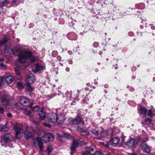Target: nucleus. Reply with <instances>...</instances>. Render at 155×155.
<instances>
[{
	"instance_id": "obj_1",
	"label": "nucleus",
	"mask_w": 155,
	"mask_h": 155,
	"mask_svg": "<svg viewBox=\"0 0 155 155\" xmlns=\"http://www.w3.org/2000/svg\"><path fill=\"white\" fill-rule=\"evenodd\" d=\"M12 51L14 54L19 55L18 60L21 63L25 62L27 59H29L31 62L36 60V58L32 56V52L30 51H21L20 49L17 48H14Z\"/></svg>"
},
{
	"instance_id": "obj_2",
	"label": "nucleus",
	"mask_w": 155,
	"mask_h": 155,
	"mask_svg": "<svg viewBox=\"0 0 155 155\" xmlns=\"http://www.w3.org/2000/svg\"><path fill=\"white\" fill-rule=\"evenodd\" d=\"M57 119L58 124H62L64 123L65 124L68 125L70 123V120L65 118L64 115L62 114H57Z\"/></svg>"
},
{
	"instance_id": "obj_3",
	"label": "nucleus",
	"mask_w": 155,
	"mask_h": 155,
	"mask_svg": "<svg viewBox=\"0 0 155 155\" xmlns=\"http://www.w3.org/2000/svg\"><path fill=\"white\" fill-rule=\"evenodd\" d=\"M12 139V135L10 134H5L2 137L1 143L2 146L3 145V143H7L11 141Z\"/></svg>"
},
{
	"instance_id": "obj_4",
	"label": "nucleus",
	"mask_w": 155,
	"mask_h": 155,
	"mask_svg": "<svg viewBox=\"0 0 155 155\" xmlns=\"http://www.w3.org/2000/svg\"><path fill=\"white\" fill-rule=\"evenodd\" d=\"M21 0H0V5L8 4L9 2L14 6H16L19 4Z\"/></svg>"
},
{
	"instance_id": "obj_5",
	"label": "nucleus",
	"mask_w": 155,
	"mask_h": 155,
	"mask_svg": "<svg viewBox=\"0 0 155 155\" xmlns=\"http://www.w3.org/2000/svg\"><path fill=\"white\" fill-rule=\"evenodd\" d=\"M9 96L6 93H4L3 96H2L0 99L1 103L4 106H6L9 104Z\"/></svg>"
},
{
	"instance_id": "obj_6",
	"label": "nucleus",
	"mask_w": 155,
	"mask_h": 155,
	"mask_svg": "<svg viewBox=\"0 0 155 155\" xmlns=\"http://www.w3.org/2000/svg\"><path fill=\"white\" fill-rule=\"evenodd\" d=\"M16 137L18 138H20L22 136L24 132L23 128L21 126H16L14 127Z\"/></svg>"
},
{
	"instance_id": "obj_7",
	"label": "nucleus",
	"mask_w": 155,
	"mask_h": 155,
	"mask_svg": "<svg viewBox=\"0 0 155 155\" xmlns=\"http://www.w3.org/2000/svg\"><path fill=\"white\" fill-rule=\"evenodd\" d=\"M138 141L134 138H130L126 142L125 144L129 147H132L137 145Z\"/></svg>"
},
{
	"instance_id": "obj_8",
	"label": "nucleus",
	"mask_w": 155,
	"mask_h": 155,
	"mask_svg": "<svg viewBox=\"0 0 155 155\" xmlns=\"http://www.w3.org/2000/svg\"><path fill=\"white\" fill-rule=\"evenodd\" d=\"M57 116L55 113H49L48 114V120L51 123H55L57 122Z\"/></svg>"
},
{
	"instance_id": "obj_9",
	"label": "nucleus",
	"mask_w": 155,
	"mask_h": 155,
	"mask_svg": "<svg viewBox=\"0 0 155 155\" xmlns=\"http://www.w3.org/2000/svg\"><path fill=\"white\" fill-rule=\"evenodd\" d=\"M28 128L29 127L27 126L26 127V130L24 132V137L27 140L30 139L34 137L33 133L29 132L27 130Z\"/></svg>"
},
{
	"instance_id": "obj_10",
	"label": "nucleus",
	"mask_w": 155,
	"mask_h": 155,
	"mask_svg": "<svg viewBox=\"0 0 155 155\" xmlns=\"http://www.w3.org/2000/svg\"><path fill=\"white\" fill-rule=\"evenodd\" d=\"M44 137H48V140L49 142L54 140V137L51 134L49 133L45 134L41 137H40L42 139L43 143H46V140H44Z\"/></svg>"
},
{
	"instance_id": "obj_11",
	"label": "nucleus",
	"mask_w": 155,
	"mask_h": 155,
	"mask_svg": "<svg viewBox=\"0 0 155 155\" xmlns=\"http://www.w3.org/2000/svg\"><path fill=\"white\" fill-rule=\"evenodd\" d=\"M35 140L38 143L40 150L41 152L43 151L44 149L43 143H43L42 139L40 137H37L35 138Z\"/></svg>"
},
{
	"instance_id": "obj_12",
	"label": "nucleus",
	"mask_w": 155,
	"mask_h": 155,
	"mask_svg": "<svg viewBox=\"0 0 155 155\" xmlns=\"http://www.w3.org/2000/svg\"><path fill=\"white\" fill-rule=\"evenodd\" d=\"M35 80V78L34 75L32 74H30L28 75L26 81L28 84H30L33 83Z\"/></svg>"
},
{
	"instance_id": "obj_13",
	"label": "nucleus",
	"mask_w": 155,
	"mask_h": 155,
	"mask_svg": "<svg viewBox=\"0 0 155 155\" xmlns=\"http://www.w3.org/2000/svg\"><path fill=\"white\" fill-rule=\"evenodd\" d=\"M20 101L21 104L24 106H28L29 102V99L25 97H21Z\"/></svg>"
},
{
	"instance_id": "obj_14",
	"label": "nucleus",
	"mask_w": 155,
	"mask_h": 155,
	"mask_svg": "<svg viewBox=\"0 0 155 155\" xmlns=\"http://www.w3.org/2000/svg\"><path fill=\"white\" fill-rule=\"evenodd\" d=\"M72 123L74 124H78L80 123L82 125H84V122L82 120L81 118L79 117H77L76 118L72 120Z\"/></svg>"
},
{
	"instance_id": "obj_15",
	"label": "nucleus",
	"mask_w": 155,
	"mask_h": 155,
	"mask_svg": "<svg viewBox=\"0 0 155 155\" xmlns=\"http://www.w3.org/2000/svg\"><path fill=\"white\" fill-rule=\"evenodd\" d=\"M38 114L41 120H43L45 118L46 115L44 111L43 108H41V110L38 113Z\"/></svg>"
},
{
	"instance_id": "obj_16",
	"label": "nucleus",
	"mask_w": 155,
	"mask_h": 155,
	"mask_svg": "<svg viewBox=\"0 0 155 155\" xmlns=\"http://www.w3.org/2000/svg\"><path fill=\"white\" fill-rule=\"evenodd\" d=\"M147 109L144 107H141L139 109L138 112L141 114L143 115L144 117H145L147 114Z\"/></svg>"
},
{
	"instance_id": "obj_17",
	"label": "nucleus",
	"mask_w": 155,
	"mask_h": 155,
	"mask_svg": "<svg viewBox=\"0 0 155 155\" xmlns=\"http://www.w3.org/2000/svg\"><path fill=\"white\" fill-rule=\"evenodd\" d=\"M142 149L145 152L147 153H149L150 150V147L147 145L145 144L143 145H141Z\"/></svg>"
},
{
	"instance_id": "obj_18",
	"label": "nucleus",
	"mask_w": 155,
	"mask_h": 155,
	"mask_svg": "<svg viewBox=\"0 0 155 155\" xmlns=\"http://www.w3.org/2000/svg\"><path fill=\"white\" fill-rule=\"evenodd\" d=\"M78 141L77 140H74L71 147V149L73 151L74 150H75L76 148L78 147Z\"/></svg>"
},
{
	"instance_id": "obj_19",
	"label": "nucleus",
	"mask_w": 155,
	"mask_h": 155,
	"mask_svg": "<svg viewBox=\"0 0 155 155\" xmlns=\"http://www.w3.org/2000/svg\"><path fill=\"white\" fill-rule=\"evenodd\" d=\"M5 82L8 84H11L13 81L14 78L11 76H8L5 78Z\"/></svg>"
},
{
	"instance_id": "obj_20",
	"label": "nucleus",
	"mask_w": 155,
	"mask_h": 155,
	"mask_svg": "<svg viewBox=\"0 0 155 155\" xmlns=\"http://www.w3.org/2000/svg\"><path fill=\"white\" fill-rule=\"evenodd\" d=\"M86 151L83 153V155H91V152L93 151V149L91 147H87Z\"/></svg>"
},
{
	"instance_id": "obj_21",
	"label": "nucleus",
	"mask_w": 155,
	"mask_h": 155,
	"mask_svg": "<svg viewBox=\"0 0 155 155\" xmlns=\"http://www.w3.org/2000/svg\"><path fill=\"white\" fill-rule=\"evenodd\" d=\"M120 141V139L117 137L114 138L111 140V143H112L115 145L117 144Z\"/></svg>"
},
{
	"instance_id": "obj_22",
	"label": "nucleus",
	"mask_w": 155,
	"mask_h": 155,
	"mask_svg": "<svg viewBox=\"0 0 155 155\" xmlns=\"http://www.w3.org/2000/svg\"><path fill=\"white\" fill-rule=\"evenodd\" d=\"M141 123L143 125L146 124L147 125H150L151 124V120L149 118H147L145 119L144 121H142Z\"/></svg>"
},
{
	"instance_id": "obj_23",
	"label": "nucleus",
	"mask_w": 155,
	"mask_h": 155,
	"mask_svg": "<svg viewBox=\"0 0 155 155\" xmlns=\"http://www.w3.org/2000/svg\"><path fill=\"white\" fill-rule=\"evenodd\" d=\"M9 128L5 125H0V130L6 131L9 130Z\"/></svg>"
},
{
	"instance_id": "obj_24",
	"label": "nucleus",
	"mask_w": 155,
	"mask_h": 155,
	"mask_svg": "<svg viewBox=\"0 0 155 155\" xmlns=\"http://www.w3.org/2000/svg\"><path fill=\"white\" fill-rule=\"evenodd\" d=\"M4 59L3 58H0V66L3 69H5L6 68V66L4 64L2 63Z\"/></svg>"
},
{
	"instance_id": "obj_25",
	"label": "nucleus",
	"mask_w": 155,
	"mask_h": 155,
	"mask_svg": "<svg viewBox=\"0 0 155 155\" xmlns=\"http://www.w3.org/2000/svg\"><path fill=\"white\" fill-rule=\"evenodd\" d=\"M42 67L40 65L36 64L35 65V70L36 71H38L42 70Z\"/></svg>"
},
{
	"instance_id": "obj_26",
	"label": "nucleus",
	"mask_w": 155,
	"mask_h": 155,
	"mask_svg": "<svg viewBox=\"0 0 155 155\" xmlns=\"http://www.w3.org/2000/svg\"><path fill=\"white\" fill-rule=\"evenodd\" d=\"M24 114L26 115H28L29 117H31L33 116V114L28 110H25L24 111Z\"/></svg>"
},
{
	"instance_id": "obj_27",
	"label": "nucleus",
	"mask_w": 155,
	"mask_h": 155,
	"mask_svg": "<svg viewBox=\"0 0 155 155\" xmlns=\"http://www.w3.org/2000/svg\"><path fill=\"white\" fill-rule=\"evenodd\" d=\"M34 88L32 86L28 85V88L26 89L25 90L26 91H28L31 93L34 90Z\"/></svg>"
},
{
	"instance_id": "obj_28",
	"label": "nucleus",
	"mask_w": 155,
	"mask_h": 155,
	"mask_svg": "<svg viewBox=\"0 0 155 155\" xmlns=\"http://www.w3.org/2000/svg\"><path fill=\"white\" fill-rule=\"evenodd\" d=\"M18 87L20 90H21L24 88L22 83L21 82H18L17 83Z\"/></svg>"
},
{
	"instance_id": "obj_29",
	"label": "nucleus",
	"mask_w": 155,
	"mask_h": 155,
	"mask_svg": "<svg viewBox=\"0 0 155 155\" xmlns=\"http://www.w3.org/2000/svg\"><path fill=\"white\" fill-rule=\"evenodd\" d=\"M40 107L38 105L32 108L33 111L35 112H37L40 109Z\"/></svg>"
},
{
	"instance_id": "obj_30",
	"label": "nucleus",
	"mask_w": 155,
	"mask_h": 155,
	"mask_svg": "<svg viewBox=\"0 0 155 155\" xmlns=\"http://www.w3.org/2000/svg\"><path fill=\"white\" fill-rule=\"evenodd\" d=\"M153 114L152 110L150 109L148 110L147 115L148 116L151 117Z\"/></svg>"
},
{
	"instance_id": "obj_31",
	"label": "nucleus",
	"mask_w": 155,
	"mask_h": 155,
	"mask_svg": "<svg viewBox=\"0 0 155 155\" xmlns=\"http://www.w3.org/2000/svg\"><path fill=\"white\" fill-rule=\"evenodd\" d=\"M91 132L93 134H94L96 135H98V134H99L98 131H97L93 129H92L91 130Z\"/></svg>"
},
{
	"instance_id": "obj_32",
	"label": "nucleus",
	"mask_w": 155,
	"mask_h": 155,
	"mask_svg": "<svg viewBox=\"0 0 155 155\" xmlns=\"http://www.w3.org/2000/svg\"><path fill=\"white\" fill-rule=\"evenodd\" d=\"M5 79V77H2L0 79V86H2L3 85L4 83V80Z\"/></svg>"
},
{
	"instance_id": "obj_33",
	"label": "nucleus",
	"mask_w": 155,
	"mask_h": 155,
	"mask_svg": "<svg viewBox=\"0 0 155 155\" xmlns=\"http://www.w3.org/2000/svg\"><path fill=\"white\" fill-rule=\"evenodd\" d=\"M63 136L65 138L67 139L71 137L70 135L69 134L66 133H64Z\"/></svg>"
},
{
	"instance_id": "obj_34",
	"label": "nucleus",
	"mask_w": 155,
	"mask_h": 155,
	"mask_svg": "<svg viewBox=\"0 0 155 155\" xmlns=\"http://www.w3.org/2000/svg\"><path fill=\"white\" fill-rule=\"evenodd\" d=\"M94 155H109L108 154H105L103 155V153L99 151L96 152L94 154Z\"/></svg>"
},
{
	"instance_id": "obj_35",
	"label": "nucleus",
	"mask_w": 155,
	"mask_h": 155,
	"mask_svg": "<svg viewBox=\"0 0 155 155\" xmlns=\"http://www.w3.org/2000/svg\"><path fill=\"white\" fill-rule=\"evenodd\" d=\"M81 135H87L88 133L87 131H84L81 133Z\"/></svg>"
},
{
	"instance_id": "obj_36",
	"label": "nucleus",
	"mask_w": 155,
	"mask_h": 155,
	"mask_svg": "<svg viewBox=\"0 0 155 155\" xmlns=\"http://www.w3.org/2000/svg\"><path fill=\"white\" fill-rule=\"evenodd\" d=\"M142 140V141H143V142L145 143V142H146L148 140V139H147V138H146L144 139H143V140H142L141 139V138H140V139H138V141H139L140 140Z\"/></svg>"
},
{
	"instance_id": "obj_37",
	"label": "nucleus",
	"mask_w": 155,
	"mask_h": 155,
	"mask_svg": "<svg viewBox=\"0 0 155 155\" xmlns=\"http://www.w3.org/2000/svg\"><path fill=\"white\" fill-rule=\"evenodd\" d=\"M43 125L45 127H48L49 128H50L51 127V126L50 125L48 124H46L45 123H43Z\"/></svg>"
},
{
	"instance_id": "obj_38",
	"label": "nucleus",
	"mask_w": 155,
	"mask_h": 155,
	"mask_svg": "<svg viewBox=\"0 0 155 155\" xmlns=\"http://www.w3.org/2000/svg\"><path fill=\"white\" fill-rule=\"evenodd\" d=\"M47 151L48 152V154H49L52 151V149L51 147H48L47 149Z\"/></svg>"
},
{
	"instance_id": "obj_39",
	"label": "nucleus",
	"mask_w": 155,
	"mask_h": 155,
	"mask_svg": "<svg viewBox=\"0 0 155 155\" xmlns=\"http://www.w3.org/2000/svg\"><path fill=\"white\" fill-rule=\"evenodd\" d=\"M4 112V109L2 107H0V113L3 114Z\"/></svg>"
},
{
	"instance_id": "obj_40",
	"label": "nucleus",
	"mask_w": 155,
	"mask_h": 155,
	"mask_svg": "<svg viewBox=\"0 0 155 155\" xmlns=\"http://www.w3.org/2000/svg\"><path fill=\"white\" fill-rule=\"evenodd\" d=\"M15 72L18 75L20 76V73L19 71L17 69H15Z\"/></svg>"
},
{
	"instance_id": "obj_41",
	"label": "nucleus",
	"mask_w": 155,
	"mask_h": 155,
	"mask_svg": "<svg viewBox=\"0 0 155 155\" xmlns=\"http://www.w3.org/2000/svg\"><path fill=\"white\" fill-rule=\"evenodd\" d=\"M98 45V44L97 42H94L93 44V45L95 47H97Z\"/></svg>"
},
{
	"instance_id": "obj_42",
	"label": "nucleus",
	"mask_w": 155,
	"mask_h": 155,
	"mask_svg": "<svg viewBox=\"0 0 155 155\" xmlns=\"http://www.w3.org/2000/svg\"><path fill=\"white\" fill-rule=\"evenodd\" d=\"M101 143L106 147H108V145L107 144H104V143L101 142Z\"/></svg>"
},
{
	"instance_id": "obj_43",
	"label": "nucleus",
	"mask_w": 155,
	"mask_h": 155,
	"mask_svg": "<svg viewBox=\"0 0 155 155\" xmlns=\"http://www.w3.org/2000/svg\"><path fill=\"white\" fill-rule=\"evenodd\" d=\"M7 115L8 117H12V114L11 113H8Z\"/></svg>"
},
{
	"instance_id": "obj_44",
	"label": "nucleus",
	"mask_w": 155,
	"mask_h": 155,
	"mask_svg": "<svg viewBox=\"0 0 155 155\" xmlns=\"http://www.w3.org/2000/svg\"><path fill=\"white\" fill-rule=\"evenodd\" d=\"M32 122L33 123V124H36V125H38V122L35 121H32Z\"/></svg>"
},
{
	"instance_id": "obj_45",
	"label": "nucleus",
	"mask_w": 155,
	"mask_h": 155,
	"mask_svg": "<svg viewBox=\"0 0 155 155\" xmlns=\"http://www.w3.org/2000/svg\"><path fill=\"white\" fill-rule=\"evenodd\" d=\"M48 137H44V140H46V143L49 142L48 140Z\"/></svg>"
},
{
	"instance_id": "obj_46",
	"label": "nucleus",
	"mask_w": 155,
	"mask_h": 155,
	"mask_svg": "<svg viewBox=\"0 0 155 155\" xmlns=\"http://www.w3.org/2000/svg\"><path fill=\"white\" fill-rule=\"evenodd\" d=\"M71 150V151L70 153L71 154H73L75 150H74V151H72V150Z\"/></svg>"
},
{
	"instance_id": "obj_47",
	"label": "nucleus",
	"mask_w": 155,
	"mask_h": 155,
	"mask_svg": "<svg viewBox=\"0 0 155 155\" xmlns=\"http://www.w3.org/2000/svg\"><path fill=\"white\" fill-rule=\"evenodd\" d=\"M66 71L67 72H68L69 71V68L67 67L66 68Z\"/></svg>"
},
{
	"instance_id": "obj_48",
	"label": "nucleus",
	"mask_w": 155,
	"mask_h": 155,
	"mask_svg": "<svg viewBox=\"0 0 155 155\" xmlns=\"http://www.w3.org/2000/svg\"><path fill=\"white\" fill-rule=\"evenodd\" d=\"M33 144L34 145V146L35 147L36 145V143L35 141H34L33 142Z\"/></svg>"
},
{
	"instance_id": "obj_49",
	"label": "nucleus",
	"mask_w": 155,
	"mask_h": 155,
	"mask_svg": "<svg viewBox=\"0 0 155 155\" xmlns=\"http://www.w3.org/2000/svg\"><path fill=\"white\" fill-rule=\"evenodd\" d=\"M130 90L131 91H134V88H131L130 89Z\"/></svg>"
},
{
	"instance_id": "obj_50",
	"label": "nucleus",
	"mask_w": 155,
	"mask_h": 155,
	"mask_svg": "<svg viewBox=\"0 0 155 155\" xmlns=\"http://www.w3.org/2000/svg\"><path fill=\"white\" fill-rule=\"evenodd\" d=\"M151 28L152 30H154L155 29V27L153 26H151Z\"/></svg>"
},
{
	"instance_id": "obj_51",
	"label": "nucleus",
	"mask_w": 155,
	"mask_h": 155,
	"mask_svg": "<svg viewBox=\"0 0 155 155\" xmlns=\"http://www.w3.org/2000/svg\"><path fill=\"white\" fill-rule=\"evenodd\" d=\"M29 107L30 108H32V104H31L30 106H29Z\"/></svg>"
},
{
	"instance_id": "obj_52",
	"label": "nucleus",
	"mask_w": 155,
	"mask_h": 155,
	"mask_svg": "<svg viewBox=\"0 0 155 155\" xmlns=\"http://www.w3.org/2000/svg\"><path fill=\"white\" fill-rule=\"evenodd\" d=\"M69 63L70 64H71L72 63V62L71 61H69Z\"/></svg>"
},
{
	"instance_id": "obj_53",
	"label": "nucleus",
	"mask_w": 155,
	"mask_h": 155,
	"mask_svg": "<svg viewBox=\"0 0 155 155\" xmlns=\"http://www.w3.org/2000/svg\"><path fill=\"white\" fill-rule=\"evenodd\" d=\"M123 138V139H122V142L123 143H124V138Z\"/></svg>"
},
{
	"instance_id": "obj_54",
	"label": "nucleus",
	"mask_w": 155,
	"mask_h": 155,
	"mask_svg": "<svg viewBox=\"0 0 155 155\" xmlns=\"http://www.w3.org/2000/svg\"><path fill=\"white\" fill-rule=\"evenodd\" d=\"M129 87H130V86H127V88H129Z\"/></svg>"
},
{
	"instance_id": "obj_55",
	"label": "nucleus",
	"mask_w": 155,
	"mask_h": 155,
	"mask_svg": "<svg viewBox=\"0 0 155 155\" xmlns=\"http://www.w3.org/2000/svg\"><path fill=\"white\" fill-rule=\"evenodd\" d=\"M103 133H104V132H101V134H102Z\"/></svg>"
},
{
	"instance_id": "obj_56",
	"label": "nucleus",
	"mask_w": 155,
	"mask_h": 155,
	"mask_svg": "<svg viewBox=\"0 0 155 155\" xmlns=\"http://www.w3.org/2000/svg\"><path fill=\"white\" fill-rule=\"evenodd\" d=\"M107 154H108L109 155H110V153H107Z\"/></svg>"
}]
</instances>
